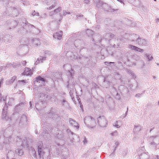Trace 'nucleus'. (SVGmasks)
I'll use <instances>...</instances> for the list:
<instances>
[{
    "label": "nucleus",
    "instance_id": "f257e3e1",
    "mask_svg": "<svg viewBox=\"0 0 159 159\" xmlns=\"http://www.w3.org/2000/svg\"><path fill=\"white\" fill-rule=\"evenodd\" d=\"M37 146L38 148V155L37 156L35 150L32 147L29 148V152L33 156L34 159H43V156L44 154V147L42 141H40L37 143Z\"/></svg>",
    "mask_w": 159,
    "mask_h": 159
},
{
    "label": "nucleus",
    "instance_id": "f03ea898",
    "mask_svg": "<svg viewBox=\"0 0 159 159\" xmlns=\"http://www.w3.org/2000/svg\"><path fill=\"white\" fill-rule=\"evenodd\" d=\"M84 123L87 126L93 128L96 125V122L94 119L91 116H88L84 119Z\"/></svg>",
    "mask_w": 159,
    "mask_h": 159
},
{
    "label": "nucleus",
    "instance_id": "7ed1b4c3",
    "mask_svg": "<svg viewBox=\"0 0 159 159\" xmlns=\"http://www.w3.org/2000/svg\"><path fill=\"white\" fill-rule=\"evenodd\" d=\"M133 36H134L135 38H134V39L132 41H134V40H136V43L139 45L140 46H147L148 44V41L145 39L140 38L139 37L138 35L136 34H133Z\"/></svg>",
    "mask_w": 159,
    "mask_h": 159
},
{
    "label": "nucleus",
    "instance_id": "20e7f679",
    "mask_svg": "<svg viewBox=\"0 0 159 159\" xmlns=\"http://www.w3.org/2000/svg\"><path fill=\"white\" fill-rule=\"evenodd\" d=\"M98 123L101 127H107V121L103 116H99L98 118Z\"/></svg>",
    "mask_w": 159,
    "mask_h": 159
},
{
    "label": "nucleus",
    "instance_id": "39448f33",
    "mask_svg": "<svg viewBox=\"0 0 159 159\" xmlns=\"http://www.w3.org/2000/svg\"><path fill=\"white\" fill-rule=\"evenodd\" d=\"M29 50L28 45H24L20 44L17 48V51L18 52L23 54H26Z\"/></svg>",
    "mask_w": 159,
    "mask_h": 159
},
{
    "label": "nucleus",
    "instance_id": "423d86ee",
    "mask_svg": "<svg viewBox=\"0 0 159 159\" xmlns=\"http://www.w3.org/2000/svg\"><path fill=\"white\" fill-rule=\"evenodd\" d=\"M57 0H47L45 2L46 3L48 6H50L47 7V9L48 10H51L54 8L57 3Z\"/></svg>",
    "mask_w": 159,
    "mask_h": 159
},
{
    "label": "nucleus",
    "instance_id": "0eeeda50",
    "mask_svg": "<svg viewBox=\"0 0 159 159\" xmlns=\"http://www.w3.org/2000/svg\"><path fill=\"white\" fill-rule=\"evenodd\" d=\"M23 146H25V144L23 142V143H21V145L20 147H17L14 150L15 153L20 156L23 155L24 152L22 149L23 148Z\"/></svg>",
    "mask_w": 159,
    "mask_h": 159
},
{
    "label": "nucleus",
    "instance_id": "6e6552de",
    "mask_svg": "<svg viewBox=\"0 0 159 159\" xmlns=\"http://www.w3.org/2000/svg\"><path fill=\"white\" fill-rule=\"evenodd\" d=\"M38 83H40L39 84V86H42L44 85L45 84V79L40 76H39L36 78V79L35 81Z\"/></svg>",
    "mask_w": 159,
    "mask_h": 159
},
{
    "label": "nucleus",
    "instance_id": "1a4fd4ad",
    "mask_svg": "<svg viewBox=\"0 0 159 159\" xmlns=\"http://www.w3.org/2000/svg\"><path fill=\"white\" fill-rule=\"evenodd\" d=\"M102 8L103 9H104V10L106 11H107V9H108V10H107L109 11L110 12H114L115 11H116L117 10H118L117 9H115L113 8H111V7H110V8H107V7H108V5L107 4L105 3H103L102 2Z\"/></svg>",
    "mask_w": 159,
    "mask_h": 159
},
{
    "label": "nucleus",
    "instance_id": "9d476101",
    "mask_svg": "<svg viewBox=\"0 0 159 159\" xmlns=\"http://www.w3.org/2000/svg\"><path fill=\"white\" fill-rule=\"evenodd\" d=\"M7 102L5 103L4 107L2 110V119H6V116L7 114Z\"/></svg>",
    "mask_w": 159,
    "mask_h": 159
},
{
    "label": "nucleus",
    "instance_id": "9b49d317",
    "mask_svg": "<svg viewBox=\"0 0 159 159\" xmlns=\"http://www.w3.org/2000/svg\"><path fill=\"white\" fill-rule=\"evenodd\" d=\"M11 36L10 34H7L5 35L4 37L3 40L6 43H9L12 40Z\"/></svg>",
    "mask_w": 159,
    "mask_h": 159
},
{
    "label": "nucleus",
    "instance_id": "f8f14e48",
    "mask_svg": "<svg viewBox=\"0 0 159 159\" xmlns=\"http://www.w3.org/2000/svg\"><path fill=\"white\" fill-rule=\"evenodd\" d=\"M15 152L13 151L10 150L9 151L7 154V159H14L13 158L15 156ZM2 159H5V158H2Z\"/></svg>",
    "mask_w": 159,
    "mask_h": 159
},
{
    "label": "nucleus",
    "instance_id": "ddd939ff",
    "mask_svg": "<svg viewBox=\"0 0 159 159\" xmlns=\"http://www.w3.org/2000/svg\"><path fill=\"white\" fill-rule=\"evenodd\" d=\"M50 52L48 51H46L45 52V55L43 57L40 56L38 59V60L39 61H40L41 62H43V61L46 60V58L47 57V55L48 54L49 55Z\"/></svg>",
    "mask_w": 159,
    "mask_h": 159
},
{
    "label": "nucleus",
    "instance_id": "4468645a",
    "mask_svg": "<svg viewBox=\"0 0 159 159\" xmlns=\"http://www.w3.org/2000/svg\"><path fill=\"white\" fill-rule=\"evenodd\" d=\"M43 132L41 133V135L43 136V139L48 138V137L49 136V134H48V130L45 129H43Z\"/></svg>",
    "mask_w": 159,
    "mask_h": 159
},
{
    "label": "nucleus",
    "instance_id": "2eb2a0df",
    "mask_svg": "<svg viewBox=\"0 0 159 159\" xmlns=\"http://www.w3.org/2000/svg\"><path fill=\"white\" fill-rule=\"evenodd\" d=\"M62 31H60L59 32L56 33H55L53 35V37L55 39H61L62 38Z\"/></svg>",
    "mask_w": 159,
    "mask_h": 159
},
{
    "label": "nucleus",
    "instance_id": "dca6fc26",
    "mask_svg": "<svg viewBox=\"0 0 159 159\" xmlns=\"http://www.w3.org/2000/svg\"><path fill=\"white\" fill-rule=\"evenodd\" d=\"M141 129V127L140 125H135L133 129L134 134H137Z\"/></svg>",
    "mask_w": 159,
    "mask_h": 159
},
{
    "label": "nucleus",
    "instance_id": "f3484780",
    "mask_svg": "<svg viewBox=\"0 0 159 159\" xmlns=\"http://www.w3.org/2000/svg\"><path fill=\"white\" fill-rule=\"evenodd\" d=\"M32 71L31 70L28 68H26L24 71L22 73L23 75H31Z\"/></svg>",
    "mask_w": 159,
    "mask_h": 159
},
{
    "label": "nucleus",
    "instance_id": "a211bd4d",
    "mask_svg": "<svg viewBox=\"0 0 159 159\" xmlns=\"http://www.w3.org/2000/svg\"><path fill=\"white\" fill-rule=\"evenodd\" d=\"M28 42V38L25 37L22 38L20 41V44H23L24 45H27Z\"/></svg>",
    "mask_w": 159,
    "mask_h": 159
},
{
    "label": "nucleus",
    "instance_id": "6ab92c4d",
    "mask_svg": "<svg viewBox=\"0 0 159 159\" xmlns=\"http://www.w3.org/2000/svg\"><path fill=\"white\" fill-rule=\"evenodd\" d=\"M69 120L70 124L72 125L75 127L77 129L79 128L78 124L75 120H73L71 118H69Z\"/></svg>",
    "mask_w": 159,
    "mask_h": 159
},
{
    "label": "nucleus",
    "instance_id": "aec40b11",
    "mask_svg": "<svg viewBox=\"0 0 159 159\" xmlns=\"http://www.w3.org/2000/svg\"><path fill=\"white\" fill-rule=\"evenodd\" d=\"M23 20L24 21H25V22H23V25L22 24H21V25H23V26H24V24H25L26 25H25V27H22V28H23V29L25 28V29H27V27H28L29 29V28L31 29V28H34V26L33 25H26V20Z\"/></svg>",
    "mask_w": 159,
    "mask_h": 159
},
{
    "label": "nucleus",
    "instance_id": "412c9836",
    "mask_svg": "<svg viewBox=\"0 0 159 159\" xmlns=\"http://www.w3.org/2000/svg\"><path fill=\"white\" fill-rule=\"evenodd\" d=\"M114 37V34L111 33H106L105 36L104 38L107 39L109 40L111 38H113Z\"/></svg>",
    "mask_w": 159,
    "mask_h": 159
},
{
    "label": "nucleus",
    "instance_id": "4be33fe9",
    "mask_svg": "<svg viewBox=\"0 0 159 159\" xmlns=\"http://www.w3.org/2000/svg\"><path fill=\"white\" fill-rule=\"evenodd\" d=\"M9 141L8 140H0V145L1 146L5 145V147H7V144H8Z\"/></svg>",
    "mask_w": 159,
    "mask_h": 159
},
{
    "label": "nucleus",
    "instance_id": "5701e85b",
    "mask_svg": "<svg viewBox=\"0 0 159 159\" xmlns=\"http://www.w3.org/2000/svg\"><path fill=\"white\" fill-rule=\"evenodd\" d=\"M86 33L88 37H91L94 34V32L90 29H88L86 31Z\"/></svg>",
    "mask_w": 159,
    "mask_h": 159
},
{
    "label": "nucleus",
    "instance_id": "b1692460",
    "mask_svg": "<svg viewBox=\"0 0 159 159\" xmlns=\"http://www.w3.org/2000/svg\"><path fill=\"white\" fill-rule=\"evenodd\" d=\"M17 25V22L15 20H13L10 23V29H11L15 27Z\"/></svg>",
    "mask_w": 159,
    "mask_h": 159
},
{
    "label": "nucleus",
    "instance_id": "393cba45",
    "mask_svg": "<svg viewBox=\"0 0 159 159\" xmlns=\"http://www.w3.org/2000/svg\"><path fill=\"white\" fill-rule=\"evenodd\" d=\"M140 159H149V157L146 153H143L141 154Z\"/></svg>",
    "mask_w": 159,
    "mask_h": 159
},
{
    "label": "nucleus",
    "instance_id": "a878e982",
    "mask_svg": "<svg viewBox=\"0 0 159 159\" xmlns=\"http://www.w3.org/2000/svg\"><path fill=\"white\" fill-rule=\"evenodd\" d=\"M81 41L80 39H77L75 40L74 42V44L75 47H78L79 45L80 44Z\"/></svg>",
    "mask_w": 159,
    "mask_h": 159
},
{
    "label": "nucleus",
    "instance_id": "bb28decb",
    "mask_svg": "<svg viewBox=\"0 0 159 159\" xmlns=\"http://www.w3.org/2000/svg\"><path fill=\"white\" fill-rule=\"evenodd\" d=\"M46 96L45 94L40 93V97L39 99L41 100V102L43 101V100H44L45 99V97Z\"/></svg>",
    "mask_w": 159,
    "mask_h": 159
},
{
    "label": "nucleus",
    "instance_id": "cd10ccee",
    "mask_svg": "<svg viewBox=\"0 0 159 159\" xmlns=\"http://www.w3.org/2000/svg\"><path fill=\"white\" fill-rule=\"evenodd\" d=\"M102 2L101 1H99L97 2L96 4L97 7L98 8H102Z\"/></svg>",
    "mask_w": 159,
    "mask_h": 159
},
{
    "label": "nucleus",
    "instance_id": "c85d7f7f",
    "mask_svg": "<svg viewBox=\"0 0 159 159\" xmlns=\"http://www.w3.org/2000/svg\"><path fill=\"white\" fill-rule=\"evenodd\" d=\"M11 66H12L13 67H16V66H17V65L16 64H14V63H13V64H12L11 63H7V65L5 66V68H6L7 67V68H8L9 67H10Z\"/></svg>",
    "mask_w": 159,
    "mask_h": 159
},
{
    "label": "nucleus",
    "instance_id": "c756f323",
    "mask_svg": "<svg viewBox=\"0 0 159 159\" xmlns=\"http://www.w3.org/2000/svg\"><path fill=\"white\" fill-rule=\"evenodd\" d=\"M14 103V99L13 98H10L8 103V105L11 106Z\"/></svg>",
    "mask_w": 159,
    "mask_h": 159
},
{
    "label": "nucleus",
    "instance_id": "7c9ffc66",
    "mask_svg": "<svg viewBox=\"0 0 159 159\" xmlns=\"http://www.w3.org/2000/svg\"><path fill=\"white\" fill-rule=\"evenodd\" d=\"M62 105L65 107H67L69 106L67 101L65 99L63 100L62 101Z\"/></svg>",
    "mask_w": 159,
    "mask_h": 159
},
{
    "label": "nucleus",
    "instance_id": "2f4dec72",
    "mask_svg": "<svg viewBox=\"0 0 159 159\" xmlns=\"http://www.w3.org/2000/svg\"><path fill=\"white\" fill-rule=\"evenodd\" d=\"M26 83V80H19L18 83H19L21 85H25Z\"/></svg>",
    "mask_w": 159,
    "mask_h": 159
},
{
    "label": "nucleus",
    "instance_id": "473e14b6",
    "mask_svg": "<svg viewBox=\"0 0 159 159\" xmlns=\"http://www.w3.org/2000/svg\"><path fill=\"white\" fill-rule=\"evenodd\" d=\"M114 75H115V76L116 77V79L118 80H120L121 77V75L118 72H116L115 73Z\"/></svg>",
    "mask_w": 159,
    "mask_h": 159
},
{
    "label": "nucleus",
    "instance_id": "72a5a7b5",
    "mask_svg": "<svg viewBox=\"0 0 159 159\" xmlns=\"http://www.w3.org/2000/svg\"><path fill=\"white\" fill-rule=\"evenodd\" d=\"M146 56L147 57L148 60L149 61H151L153 59V57L151 55H149L147 54H146Z\"/></svg>",
    "mask_w": 159,
    "mask_h": 159
},
{
    "label": "nucleus",
    "instance_id": "f704fd0d",
    "mask_svg": "<svg viewBox=\"0 0 159 159\" xmlns=\"http://www.w3.org/2000/svg\"><path fill=\"white\" fill-rule=\"evenodd\" d=\"M119 122H120V121H116V122L113 124V126L116 127L117 128H120V126L118 124Z\"/></svg>",
    "mask_w": 159,
    "mask_h": 159
},
{
    "label": "nucleus",
    "instance_id": "c9c22d12",
    "mask_svg": "<svg viewBox=\"0 0 159 159\" xmlns=\"http://www.w3.org/2000/svg\"><path fill=\"white\" fill-rule=\"evenodd\" d=\"M20 105H17L15 107L14 110L16 112H17L19 111L20 109Z\"/></svg>",
    "mask_w": 159,
    "mask_h": 159
},
{
    "label": "nucleus",
    "instance_id": "e433bc0d",
    "mask_svg": "<svg viewBox=\"0 0 159 159\" xmlns=\"http://www.w3.org/2000/svg\"><path fill=\"white\" fill-rule=\"evenodd\" d=\"M16 77L14 76L12 77L9 81V82L10 84L12 83L16 79Z\"/></svg>",
    "mask_w": 159,
    "mask_h": 159
},
{
    "label": "nucleus",
    "instance_id": "4c0bfd02",
    "mask_svg": "<svg viewBox=\"0 0 159 159\" xmlns=\"http://www.w3.org/2000/svg\"><path fill=\"white\" fill-rule=\"evenodd\" d=\"M31 15L33 16H39V14L38 12H36L35 11H32V12L31 13Z\"/></svg>",
    "mask_w": 159,
    "mask_h": 159
},
{
    "label": "nucleus",
    "instance_id": "58836bf2",
    "mask_svg": "<svg viewBox=\"0 0 159 159\" xmlns=\"http://www.w3.org/2000/svg\"><path fill=\"white\" fill-rule=\"evenodd\" d=\"M61 10V7H59L57 9H55L54 11H55V13L56 14L57 13H58Z\"/></svg>",
    "mask_w": 159,
    "mask_h": 159
},
{
    "label": "nucleus",
    "instance_id": "ea45409f",
    "mask_svg": "<svg viewBox=\"0 0 159 159\" xmlns=\"http://www.w3.org/2000/svg\"><path fill=\"white\" fill-rule=\"evenodd\" d=\"M109 135L111 136H116L117 135V132L116 130H115L114 132L110 133Z\"/></svg>",
    "mask_w": 159,
    "mask_h": 159
},
{
    "label": "nucleus",
    "instance_id": "a19ab883",
    "mask_svg": "<svg viewBox=\"0 0 159 159\" xmlns=\"http://www.w3.org/2000/svg\"><path fill=\"white\" fill-rule=\"evenodd\" d=\"M116 147H115L114 148V149L113 151V152L112 153H111L110 155V156L111 157H114L115 154V150L116 149Z\"/></svg>",
    "mask_w": 159,
    "mask_h": 159
},
{
    "label": "nucleus",
    "instance_id": "79ce46f5",
    "mask_svg": "<svg viewBox=\"0 0 159 159\" xmlns=\"http://www.w3.org/2000/svg\"><path fill=\"white\" fill-rule=\"evenodd\" d=\"M3 99V100L5 102L6 101V97H5V98H2L1 94L0 93V101H1Z\"/></svg>",
    "mask_w": 159,
    "mask_h": 159
},
{
    "label": "nucleus",
    "instance_id": "37998d69",
    "mask_svg": "<svg viewBox=\"0 0 159 159\" xmlns=\"http://www.w3.org/2000/svg\"><path fill=\"white\" fill-rule=\"evenodd\" d=\"M55 15H56V14L54 10L53 11H50L49 13V15L50 16H54Z\"/></svg>",
    "mask_w": 159,
    "mask_h": 159
},
{
    "label": "nucleus",
    "instance_id": "c03bdc74",
    "mask_svg": "<svg viewBox=\"0 0 159 159\" xmlns=\"http://www.w3.org/2000/svg\"><path fill=\"white\" fill-rule=\"evenodd\" d=\"M129 73L130 74H131V75L132 76L133 78L134 79H135L136 78V76L134 74V73H133L132 71L131 70H129L128 71Z\"/></svg>",
    "mask_w": 159,
    "mask_h": 159
},
{
    "label": "nucleus",
    "instance_id": "a18cd8bd",
    "mask_svg": "<svg viewBox=\"0 0 159 159\" xmlns=\"http://www.w3.org/2000/svg\"><path fill=\"white\" fill-rule=\"evenodd\" d=\"M103 82L104 83H107V87H106V88H107V86H109V81L107 80V78H105L104 79Z\"/></svg>",
    "mask_w": 159,
    "mask_h": 159
},
{
    "label": "nucleus",
    "instance_id": "49530a36",
    "mask_svg": "<svg viewBox=\"0 0 159 159\" xmlns=\"http://www.w3.org/2000/svg\"><path fill=\"white\" fill-rule=\"evenodd\" d=\"M68 156L66 155H63L62 156L61 159H67Z\"/></svg>",
    "mask_w": 159,
    "mask_h": 159
},
{
    "label": "nucleus",
    "instance_id": "de8ad7c7",
    "mask_svg": "<svg viewBox=\"0 0 159 159\" xmlns=\"http://www.w3.org/2000/svg\"><path fill=\"white\" fill-rule=\"evenodd\" d=\"M26 63H27V62L26 61H22L20 63L23 66H25V65H26Z\"/></svg>",
    "mask_w": 159,
    "mask_h": 159
},
{
    "label": "nucleus",
    "instance_id": "09e8293b",
    "mask_svg": "<svg viewBox=\"0 0 159 159\" xmlns=\"http://www.w3.org/2000/svg\"><path fill=\"white\" fill-rule=\"evenodd\" d=\"M136 47V46L131 45H129V48L132 50H134L135 49Z\"/></svg>",
    "mask_w": 159,
    "mask_h": 159
},
{
    "label": "nucleus",
    "instance_id": "8fccbe9b",
    "mask_svg": "<svg viewBox=\"0 0 159 159\" xmlns=\"http://www.w3.org/2000/svg\"><path fill=\"white\" fill-rule=\"evenodd\" d=\"M3 69L5 70L6 69L5 68V66H0V71H1Z\"/></svg>",
    "mask_w": 159,
    "mask_h": 159
},
{
    "label": "nucleus",
    "instance_id": "3c124183",
    "mask_svg": "<svg viewBox=\"0 0 159 159\" xmlns=\"http://www.w3.org/2000/svg\"><path fill=\"white\" fill-rule=\"evenodd\" d=\"M67 14H70V12H66V11H63V15H64L65 16Z\"/></svg>",
    "mask_w": 159,
    "mask_h": 159
},
{
    "label": "nucleus",
    "instance_id": "603ef678",
    "mask_svg": "<svg viewBox=\"0 0 159 159\" xmlns=\"http://www.w3.org/2000/svg\"><path fill=\"white\" fill-rule=\"evenodd\" d=\"M136 57V59H135L136 60H138L139 59V57L137 55H134L133 56V57Z\"/></svg>",
    "mask_w": 159,
    "mask_h": 159
},
{
    "label": "nucleus",
    "instance_id": "864d4df0",
    "mask_svg": "<svg viewBox=\"0 0 159 159\" xmlns=\"http://www.w3.org/2000/svg\"><path fill=\"white\" fill-rule=\"evenodd\" d=\"M115 143V145H114V146L115 147H116V148L118 146V145L119 144V143L118 142H116Z\"/></svg>",
    "mask_w": 159,
    "mask_h": 159
},
{
    "label": "nucleus",
    "instance_id": "5fc2aeb1",
    "mask_svg": "<svg viewBox=\"0 0 159 159\" xmlns=\"http://www.w3.org/2000/svg\"><path fill=\"white\" fill-rule=\"evenodd\" d=\"M89 0H84V3L87 4H89L90 2Z\"/></svg>",
    "mask_w": 159,
    "mask_h": 159
},
{
    "label": "nucleus",
    "instance_id": "6e6d98bb",
    "mask_svg": "<svg viewBox=\"0 0 159 159\" xmlns=\"http://www.w3.org/2000/svg\"><path fill=\"white\" fill-rule=\"evenodd\" d=\"M141 95V94L138 93L135 95V97L137 98H139L140 97Z\"/></svg>",
    "mask_w": 159,
    "mask_h": 159
},
{
    "label": "nucleus",
    "instance_id": "4d7b16f0",
    "mask_svg": "<svg viewBox=\"0 0 159 159\" xmlns=\"http://www.w3.org/2000/svg\"><path fill=\"white\" fill-rule=\"evenodd\" d=\"M144 51V50L143 49H141L140 48H139V50L138 52H142Z\"/></svg>",
    "mask_w": 159,
    "mask_h": 159
},
{
    "label": "nucleus",
    "instance_id": "13d9d810",
    "mask_svg": "<svg viewBox=\"0 0 159 159\" xmlns=\"http://www.w3.org/2000/svg\"><path fill=\"white\" fill-rule=\"evenodd\" d=\"M62 18V17L61 16V15L60 16V19L59 20L56 19V21L57 22V20H58L59 21H60L61 20Z\"/></svg>",
    "mask_w": 159,
    "mask_h": 159
},
{
    "label": "nucleus",
    "instance_id": "bf43d9fd",
    "mask_svg": "<svg viewBox=\"0 0 159 159\" xmlns=\"http://www.w3.org/2000/svg\"><path fill=\"white\" fill-rule=\"evenodd\" d=\"M115 39L116 40H117L118 41L119 40L120 41H122L121 39H120V38H119V39L118 38H115Z\"/></svg>",
    "mask_w": 159,
    "mask_h": 159
},
{
    "label": "nucleus",
    "instance_id": "052dcab7",
    "mask_svg": "<svg viewBox=\"0 0 159 159\" xmlns=\"http://www.w3.org/2000/svg\"><path fill=\"white\" fill-rule=\"evenodd\" d=\"M83 142L84 144H85L87 143V140H84L83 141Z\"/></svg>",
    "mask_w": 159,
    "mask_h": 159
},
{
    "label": "nucleus",
    "instance_id": "680f3d73",
    "mask_svg": "<svg viewBox=\"0 0 159 159\" xmlns=\"http://www.w3.org/2000/svg\"><path fill=\"white\" fill-rule=\"evenodd\" d=\"M139 48L136 47L134 50H135V51L138 52Z\"/></svg>",
    "mask_w": 159,
    "mask_h": 159
},
{
    "label": "nucleus",
    "instance_id": "e2e57ef3",
    "mask_svg": "<svg viewBox=\"0 0 159 159\" xmlns=\"http://www.w3.org/2000/svg\"><path fill=\"white\" fill-rule=\"evenodd\" d=\"M56 78L57 79H59V78L60 77V74H59V76H56V75H55V74H54Z\"/></svg>",
    "mask_w": 159,
    "mask_h": 159
},
{
    "label": "nucleus",
    "instance_id": "0e129e2a",
    "mask_svg": "<svg viewBox=\"0 0 159 159\" xmlns=\"http://www.w3.org/2000/svg\"><path fill=\"white\" fill-rule=\"evenodd\" d=\"M118 1L120 2L121 3H123L124 4V3H123V1L122 0H117Z\"/></svg>",
    "mask_w": 159,
    "mask_h": 159
},
{
    "label": "nucleus",
    "instance_id": "69168bd1",
    "mask_svg": "<svg viewBox=\"0 0 159 159\" xmlns=\"http://www.w3.org/2000/svg\"><path fill=\"white\" fill-rule=\"evenodd\" d=\"M105 64L106 65H107L106 63H108V64L109 63V64H113V63H114V62H105Z\"/></svg>",
    "mask_w": 159,
    "mask_h": 159
},
{
    "label": "nucleus",
    "instance_id": "338daca9",
    "mask_svg": "<svg viewBox=\"0 0 159 159\" xmlns=\"http://www.w3.org/2000/svg\"><path fill=\"white\" fill-rule=\"evenodd\" d=\"M33 41L34 43H35V42H36L37 41H38V39H34Z\"/></svg>",
    "mask_w": 159,
    "mask_h": 159
},
{
    "label": "nucleus",
    "instance_id": "774afa93",
    "mask_svg": "<svg viewBox=\"0 0 159 159\" xmlns=\"http://www.w3.org/2000/svg\"><path fill=\"white\" fill-rule=\"evenodd\" d=\"M23 104V103L22 102H21L20 104H18V105H20V106H22V105Z\"/></svg>",
    "mask_w": 159,
    "mask_h": 159
}]
</instances>
